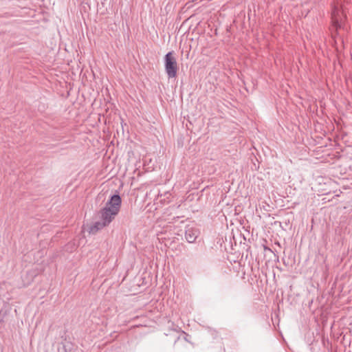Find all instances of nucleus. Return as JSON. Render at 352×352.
Returning <instances> with one entry per match:
<instances>
[{"label": "nucleus", "mask_w": 352, "mask_h": 352, "mask_svg": "<svg viewBox=\"0 0 352 352\" xmlns=\"http://www.w3.org/2000/svg\"><path fill=\"white\" fill-rule=\"evenodd\" d=\"M121 205L122 199L119 193H115L109 197L105 206L100 210V217L103 224H110L119 213Z\"/></svg>", "instance_id": "obj_1"}, {"label": "nucleus", "mask_w": 352, "mask_h": 352, "mask_svg": "<svg viewBox=\"0 0 352 352\" xmlns=\"http://www.w3.org/2000/svg\"><path fill=\"white\" fill-rule=\"evenodd\" d=\"M164 67L168 78L176 77L178 67L173 52H169L164 56Z\"/></svg>", "instance_id": "obj_2"}, {"label": "nucleus", "mask_w": 352, "mask_h": 352, "mask_svg": "<svg viewBox=\"0 0 352 352\" xmlns=\"http://www.w3.org/2000/svg\"><path fill=\"white\" fill-rule=\"evenodd\" d=\"M199 234V230L192 227H187L185 231V238L186 241L192 243L195 242Z\"/></svg>", "instance_id": "obj_3"}, {"label": "nucleus", "mask_w": 352, "mask_h": 352, "mask_svg": "<svg viewBox=\"0 0 352 352\" xmlns=\"http://www.w3.org/2000/svg\"><path fill=\"white\" fill-rule=\"evenodd\" d=\"M106 226H107L103 224V221L100 219V221H96L89 226V232L90 234H95L98 230L102 229L103 228H104Z\"/></svg>", "instance_id": "obj_4"}, {"label": "nucleus", "mask_w": 352, "mask_h": 352, "mask_svg": "<svg viewBox=\"0 0 352 352\" xmlns=\"http://www.w3.org/2000/svg\"><path fill=\"white\" fill-rule=\"evenodd\" d=\"M65 352H75L73 346L71 344L64 346Z\"/></svg>", "instance_id": "obj_5"}]
</instances>
